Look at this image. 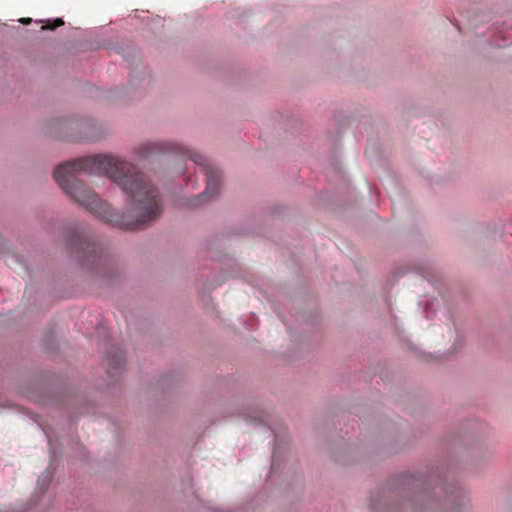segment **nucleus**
<instances>
[{
    "label": "nucleus",
    "instance_id": "nucleus-1",
    "mask_svg": "<svg viewBox=\"0 0 512 512\" xmlns=\"http://www.w3.org/2000/svg\"><path fill=\"white\" fill-rule=\"evenodd\" d=\"M54 179L75 202L109 225L137 230L157 214L159 191L126 160L108 154L59 165Z\"/></svg>",
    "mask_w": 512,
    "mask_h": 512
},
{
    "label": "nucleus",
    "instance_id": "nucleus-2",
    "mask_svg": "<svg viewBox=\"0 0 512 512\" xmlns=\"http://www.w3.org/2000/svg\"><path fill=\"white\" fill-rule=\"evenodd\" d=\"M68 243L71 249L79 254V258L83 262L95 267L107 264L108 259L102 246L96 243L83 228L74 229L69 235Z\"/></svg>",
    "mask_w": 512,
    "mask_h": 512
},
{
    "label": "nucleus",
    "instance_id": "nucleus-3",
    "mask_svg": "<svg viewBox=\"0 0 512 512\" xmlns=\"http://www.w3.org/2000/svg\"><path fill=\"white\" fill-rule=\"evenodd\" d=\"M178 149L181 154L187 155L195 163H197L206 175L207 186L201 197L210 199L216 196L219 193L221 186V173L219 169L209 163V161L203 155L191 152L183 147H178Z\"/></svg>",
    "mask_w": 512,
    "mask_h": 512
},
{
    "label": "nucleus",
    "instance_id": "nucleus-4",
    "mask_svg": "<svg viewBox=\"0 0 512 512\" xmlns=\"http://www.w3.org/2000/svg\"><path fill=\"white\" fill-rule=\"evenodd\" d=\"M125 365V358L121 351H115L107 355L108 373L116 374L117 371L123 369Z\"/></svg>",
    "mask_w": 512,
    "mask_h": 512
},
{
    "label": "nucleus",
    "instance_id": "nucleus-5",
    "mask_svg": "<svg viewBox=\"0 0 512 512\" xmlns=\"http://www.w3.org/2000/svg\"><path fill=\"white\" fill-rule=\"evenodd\" d=\"M157 151H158V146L156 144H151V143H145L138 148V154L141 157H149V156L157 153Z\"/></svg>",
    "mask_w": 512,
    "mask_h": 512
},
{
    "label": "nucleus",
    "instance_id": "nucleus-6",
    "mask_svg": "<svg viewBox=\"0 0 512 512\" xmlns=\"http://www.w3.org/2000/svg\"><path fill=\"white\" fill-rule=\"evenodd\" d=\"M64 24V21L61 19V18H57L53 24H51L50 22H48L45 26L42 27V29H49V30H54L55 28L57 27H60Z\"/></svg>",
    "mask_w": 512,
    "mask_h": 512
},
{
    "label": "nucleus",
    "instance_id": "nucleus-7",
    "mask_svg": "<svg viewBox=\"0 0 512 512\" xmlns=\"http://www.w3.org/2000/svg\"><path fill=\"white\" fill-rule=\"evenodd\" d=\"M161 149H162V153H164L168 149V144L162 143Z\"/></svg>",
    "mask_w": 512,
    "mask_h": 512
},
{
    "label": "nucleus",
    "instance_id": "nucleus-8",
    "mask_svg": "<svg viewBox=\"0 0 512 512\" xmlns=\"http://www.w3.org/2000/svg\"><path fill=\"white\" fill-rule=\"evenodd\" d=\"M30 21H31V19H23V20H22V22H23V23H28V22H30Z\"/></svg>",
    "mask_w": 512,
    "mask_h": 512
}]
</instances>
